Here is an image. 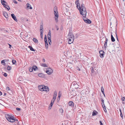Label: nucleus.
I'll return each instance as SVG.
<instances>
[{"label":"nucleus","instance_id":"nucleus-1","mask_svg":"<svg viewBox=\"0 0 125 125\" xmlns=\"http://www.w3.org/2000/svg\"><path fill=\"white\" fill-rule=\"evenodd\" d=\"M79 2V0H76L75 2V3L77 5L76 7H77L79 11L80 14L83 16V20L85 22L87 23H91V21L89 19L86 18L87 12L84 5L83 4H82L81 5H80V4Z\"/></svg>","mask_w":125,"mask_h":125},{"label":"nucleus","instance_id":"nucleus-2","mask_svg":"<svg viewBox=\"0 0 125 125\" xmlns=\"http://www.w3.org/2000/svg\"><path fill=\"white\" fill-rule=\"evenodd\" d=\"M68 43L70 44L72 43L74 39L73 34L71 32H69L68 35Z\"/></svg>","mask_w":125,"mask_h":125},{"label":"nucleus","instance_id":"nucleus-3","mask_svg":"<svg viewBox=\"0 0 125 125\" xmlns=\"http://www.w3.org/2000/svg\"><path fill=\"white\" fill-rule=\"evenodd\" d=\"M5 116L6 119L9 121L11 122H14L15 121V120L13 116L8 114H6Z\"/></svg>","mask_w":125,"mask_h":125},{"label":"nucleus","instance_id":"nucleus-4","mask_svg":"<svg viewBox=\"0 0 125 125\" xmlns=\"http://www.w3.org/2000/svg\"><path fill=\"white\" fill-rule=\"evenodd\" d=\"M38 89L41 91H46L48 92L49 91V89L47 86L44 85H40L38 86Z\"/></svg>","mask_w":125,"mask_h":125},{"label":"nucleus","instance_id":"nucleus-5","mask_svg":"<svg viewBox=\"0 0 125 125\" xmlns=\"http://www.w3.org/2000/svg\"><path fill=\"white\" fill-rule=\"evenodd\" d=\"M53 70L50 68H48L47 69L46 72L49 75L51 74L53 72Z\"/></svg>","mask_w":125,"mask_h":125},{"label":"nucleus","instance_id":"nucleus-6","mask_svg":"<svg viewBox=\"0 0 125 125\" xmlns=\"http://www.w3.org/2000/svg\"><path fill=\"white\" fill-rule=\"evenodd\" d=\"M11 16L12 18L15 21H17V19L16 17L13 14H11Z\"/></svg>","mask_w":125,"mask_h":125},{"label":"nucleus","instance_id":"nucleus-7","mask_svg":"<svg viewBox=\"0 0 125 125\" xmlns=\"http://www.w3.org/2000/svg\"><path fill=\"white\" fill-rule=\"evenodd\" d=\"M68 105L71 107L74 106V104L73 102L72 101H69L68 103Z\"/></svg>","mask_w":125,"mask_h":125},{"label":"nucleus","instance_id":"nucleus-8","mask_svg":"<svg viewBox=\"0 0 125 125\" xmlns=\"http://www.w3.org/2000/svg\"><path fill=\"white\" fill-rule=\"evenodd\" d=\"M51 31L50 30H49V32H48V33L47 35V38L48 39V40L51 39Z\"/></svg>","mask_w":125,"mask_h":125},{"label":"nucleus","instance_id":"nucleus-9","mask_svg":"<svg viewBox=\"0 0 125 125\" xmlns=\"http://www.w3.org/2000/svg\"><path fill=\"white\" fill-rule=\"evenodd\" d=\"M3 15L6 18H8V16L7 13L5 12L4 11L3 13Z\"/></svg>","mask_w":125,"mask_h":125},{"label":"nucleus","instance_id":"nucleus-10","mask_svg":"<svg viewBox=\"0 0 125 125\" xmlns=\"http://www.w3.org/2000/svg\"><path fill=\"white\" fill-rule=\"evenodd\" d=\"M98 113L95 110H94L93 112L92 115L93 116H95L98 114Z\"/></svg>","mask_w":125,"mask_h":125},{"label":"nucleus","instance_id":"nucleus-11","mask_svg":"<svg viewBox=\"0 0 125 125\" xmlns=\"http://www.w3.org/2000/svg\"><path fill=\"white\" fill-rule=\"evenodd\" d=\"M107 41H108L107 39V38H106L105 39V42L104 44V48H105V49H106V45H107Z\"/></svg>","mask_w":125,"mask_h":125},{"label":"nucleus","instance_id":"nucleus-12","mask_svg":"<svg viewBox=\"0 0 125 125\" xmlns=\"http://www.w3.org/2000/svg\"><path fill=\"white\" fill-rule=\"evenodd\" d=\"M54 14L55 16L57 17L56 18V17L55 18V19L56 20L57 19V18L58 16V12H57L54 13Z\"/></svg>","mask_w":125,"mask_h":125},{"label":"nucleus","instance_id":"nucleus-13","mask_svg":"<svg viewBox=\"0 0 125 125\" xmlns=\"http://www.w3.org/2000/svg\"><path fill=\"white\" fill-rule=\"evenodd\" d=\"M33 41L35 43H38V40L35 38H34L33 39Z\"/></svg>","mask_w":125,"mask_h":125},{"label":"nucleus","instance_id":"nucleus-14","mask_svg":"<svg viewBox=\"0 0 125 125\" xmlns=\"http://www.w3.org/2000/svg\"><path fill=\"white\" fill-rule=\"evenodd\" d=\"M111 40L112 41V42H114L115 41V39L114 37H113L112 35V33H111Z\"/></svg>","mask_w":125,"mask_h":125},{"label":"nucleus","instance_id":"nucleus-15","mask_svg":"<svg viewBox=\"0 0 125 125\" xmlns=\"http://www.w3.org/2000/svg\"><path fill=\"white\" fill-rule=\"evenodd\" d=\"M26 5L27 6V8H28L29 9H32V8L31 7V6L29 7V6H30V5L29 3H27L26 4Z\"/></svg>","mask_w":125,"mask_h":125},{"label":"nucleus","instance_id":"nucleus-16","mask_svg":"<svg viewBox=\"0 0 125 125\" xmlns=\"http://www.w3.org/2000/svg\"><path fill=\"white\" fill-rule=\"evenodd\" d=\"M1 2L2 5H3V3L6 5L7 4V3L4 0H1Z\"/></svg>","mask_w":125,"mask_h":125},{"label":"nucleus","instance_id":"nucleus-17","mask_svg":"<svg viewBox=\"0 0 125 125\" xmlns=\"http://www.w3.org/2000/svg\"><path fill=\"white\" fill-rule=\"evenodd\" d=\"M99 53L100 55H104V52L102 50H101L99 51Z\"/></svg>","mask_w":125,"mask_h":125},{"label":"nucleus","instance_id":"nucleus-18","mask_svg":"<svg viewBox=\"0 0 125 125\" xmlns=\"http://www.w3.org/2000/svg\"><path fill=\"white\" fill-rule=\"evenodd\" d=\"M6 61V60H4L1 61V63L2 64H3V65H5V62Z\"/></svg>","mask_w":125,"mask_h":125},{"label":"nucleus","instance_id":"nucleus-19","mask_svg":"<svg viewBox=\"0 0 125 125\" xmlns=\"http://www.w3.org/2000/svg\"><path fill=\"white\" fill-rule=\"evenodd\" d=\"M72 85H73L74 86L75 85H78V84L75 82H73L72 83Z\"/></svg>","mask_w":125,"mask_h":125},{"label":"nucleus","instance_id":"nucleus-20","mask_svg":"<svg viewBox=\"0 0 125 125\" xmlns=\"http://www.w3.org/2000/svg\"><path fill=\"white\" fill-rule=\"evenodd\" d=\"M54 13L57 12H58L57 10V9L56 7H54Z\"/></svg>","mask_w":125,"mask_h":125},{"label":"nucleus","instance_id":"nucleus-21","mask_svg":"<svg viewBox=\"0 0 125 125\" xmlns=\"http://www.w3.org/2000/svg\"><path fill=\"white\" fill-rule=\"evenodd\" d=\"M28 47L30 49V50L32 51H35V50L32 47L30 46H28Z\"/></svg>","mask_w":125,"mask_h":125},{"label":"nucleus","instance_id":"nucleus-22","mask_svg":"<svg viewBox=\"0 0 125 125\" xmlns=\"http://www.w3.org/2000/svg\"><path fill=\"white\" fill-rule=\"evenodd\" d=\"M101 99V101L102 102V106H103L104 105H105L104 104V100L102 98Z\"/></svg>","mask_w":125,"mask_h":125},{"label":"nucleus","instance_id":"nucleus-23","mask_svg":"<svg viewBox=\"0 0 125 125\" xmlns=\"http://www.w3.org/2000/svg\"><path fill=\"white\" fill-rule=\"evenodd\" d=\"M38 76L40 77H42L43 76V75L42 73H39L38 74Z\"/></svg>","mask_w":125,"mask_h":125},{"label":"nucleus","instance_id":"nucleus-24","mask_svg":"<svg viewBox=\"0 0 125 125\" xmlns=\"http://www.w3.org/2000/svg\"><path fill=\"white\" fill-rule=\"evenodd\" d=\"M102 107H103V109H104V111L105 112V113H106L107 111H106V108H105V105H104L103 106H102Z\"/></svg>","mask_w":125,"mask_h":125},{"label":"nucleus","instance_id":"nucleus-25","mask_svg":"<svg viewBox=\"0 0 125 125\" xmlns=\"http://www.w3.org/2000/svg\"><path fill=\"white\" fill-rule=\"evenodd\" d=\"M33 70V69L32 67H30L29 68V71L30 72H32Z\"/></svg>","mask_w":125,"mask_h":125},{"label":"nucleus","instance_id":"nucleus-26","mask_svg":"<svg viewBox=\"0 0 125 125\" xmlns=\"http://www.w3.org/2000/svg\"><path fill=\"white\" fill-rule=\"evenodd\" d=\"M101 91L102 93H103V94H104V88L103 87H101Z\"/></svg>","mask_w":125,"mask_h":125},{"label":"nucleus","instance_id":"nucleus-27","mask_svg":"<svg viewBox=\"0 0 125 125\" xmlns=\"http://www.w3.org/2000/svg\"><path fill=\"white\" fill-rule=\"evenodd\" d=\"M32 68L33 69L34 71H35L36 69L37 68V67L35 66H33L32 67Z\"/></svg>","mask_w":125,"mask_h":125},{"label":"nucleus","instance_id":"nucleus-28","mask_svg":"<svg viewBox=\"0 0 125 125\" xmlns=\"http://www.w3.org/2000/svg\"><path fill=\"white\" fill-rule=\"evenodd\" d=\"M53 96H55V97H56L57 96V92L56 91H54V94H53Z\"/></svg>","mask_w":125,"mask_h":125},{"label":"nucleus","instance_id":"nucleus-29","mask_svg":"<svg viewBox=\"0 0 125 125\" xmlns=\"http://www.w3.org/2000/svg\"><path fill=\"white\" fill-rule=\"evenodd\" d=\"M7 69L9 70H11V67L10 66H9L7 67Z\"/></svg>","mask_w":125,"mask_h":125},{"label":"nucleus","instance_id":"nucleus-30","mask_svg":"<svg viewBox=\"0 0 125 125\" xmlns=\"http://www.w3.org/2000/svg\"><path fill=\"white\" fill-rule=\"evenodd\" d=\"M12 62L13 64H15L16 63V61L15 60H13L12 61Z\"/></svg>","mask_w":125,"mask_h":125},{"label":"nucleus","instance_id":"nucleus-31","mask_svg":"<svg viewBox=\"0 0 125 125\" xmlns=\"http://www.w3.org/2000/svg\"><path fill=\"white\" fill-rule=\"evenodd\" d=\"M91 68V73H94V72H95V71H94V69L93 67H92V68Z\"/></svg>","mask_w":125,"mask_h":125},{"label":"nucleus","instance_id":"nucleus-32","mask_svg":"<svg viewBox=\"0 0 125 125\" xmlns=\"http://www.w3.org/2000/svg\"><path fill=\"white\" fill-rule=\"evenodd\" d=\"M75 69L78 71H80V69L78 67H76L75 68Z\"/></svg>","mask_w":125,"mask_h":125},{"label":"nucleus","instance_id":"nucleus-33","mask_svg":"<svg viewBox=\"0 0 125 125\" xmlns=\"http://www.w3.org/2000/svg\"><path fill=\"white\" fill-rule=\"evenodd\" d=\"M46 64H41V66L44 67H48V66L46 65Z\"/></svg>","mask_w":125,"mask_h":125},{"label":"nucleus","instance_id":"nucleus-34","mask_svg":"<svg viewBox=\"0 0 125 125\" xmlns=\"http://www.w3.org/2000/svg\"><path fill=\"white\" fill-rule=\"evenodd\" d=\"M48 40L49 44H50V45H51V39Z\"/></svg>","mask_w":125,"mask_h":125},{"label":"nucleus","instance_id":"nucleus-35","mask_svg":"<svg viewBox=\"0 0 125 125\" xmlns=\"http://www.w3.org/2000/svg\"><path fill=\"white\" fill-rule=\"evenodd\" d=\"M6 90L7 91H9L10 90V88L9 87H7L6 88Z\"/></svg>","mask_w":125,"mask_h":125},{"label":"nucleus","instance_id":"nucleus-36","mask_svg":"<svg viewBox=\"0 0 125 125\" xmlns=\"http://www.w3.org/2000/svg\"><path fill=\"white\" fill-rule=\"evenodd\" d=\"M43 33L42 31H41V33H40L41 37L42 38Z\"/></svg>","mask_w":125,"mask_h":125},{"label":"nucleus","instance_id":"nucleus-37","mask_svg":"<svg viewBox=\"0 0 125 125\" xmlns=\"http://www.w3.org/2000/svg\"><path fill=\"white\" fill-rule=\"evenodd\" d=\"M52 105H50V106H49V108H48V110H50L51 109V108L52 107Z\"/></svg>","mask_w":125,"mask_h":125},{"label":"nucleus","instance_id":"nucleus-38","mask_svg":"<svg viewBox=\"0 0 125 125\" xmlns=\"http://www.w3.org/2000/svg\"><path fill=\"white\" fill-rule=\"evenodd\" d=\"M45 47L46 48H48V43H45Z\"/></svg>","mask_w":125,"mask_h":125},{"label":"nucleus","instance_id":"nucleus-39","mask_svg":"<svg viewBox=\"0 0 125 125\" xmlns=\"http://www.w3.org/2000/svg\"><path fill=\"white\" fill-rule=\"evenodd\" d=\"M9 11V10L10 9V8L9 6L8 5H7V8H6Z\"/></svg>","mask_w":125,"mask_h":125},{"label":"nucleus","instance_id":"nucleus-40","mask_svg":"<svg viewBox=\"0 0 125 125\" xmlns=\"http://www.w3.org/2000/svg\"><path fill=\"white\" fill-rule=\"evenodd\" d=\"M125 97H123L121 98V100L123 101H124L125 100Z\"/></svg>","mask_w":125,"mask_h":125},{"label":"nucleus","instance_id":"nucleus-41","mask_svg":"<svg viewBox=\"0 0 125 125\" xmlns=\"http://www.w3.org/2000/svg\"><path fill=\"white\" fill-rule=\"evenodd\" d=\"M13 2L14 3L16 4H17L18 3L15 0H13Z\"/></svg>","mask_w":125,"mask_h":125},{"label":"nucleus","instance_id":"nucleus-42","mask_svg":"<svg viewBox=\"0 0 125 125\" xmlns=\"http://www.w3.org/2000/svg\"><path fill=\"white\" fill-rule=\"evenodd\" d=\"M3 5H2L3 6H4L6 8H7V4H4V3H3Z\"/></svg>","mask_w":125,"mask_h":125},{"label":"nucleus","instance_id":"nucleus-43","mask_svg":"<svg viewBox=\"0 0 125 125\" xmlns=\"http://www.w3.org/2000/svg\"><path fill=\"white\" fill-rule=\"evenodd\" d=\"M44 41L45 42V43H48L47 39H44Z\"/></svg>","mask_w":125,"mask_h":125},{"label":"nucleus","instance_id":"nucleus-44","mask_svg":"<svg viewBox=\"0 0 125 125\" xmlns=\"http://www.w3.org/2000/svg\"><path fill=\"white\" fill-rule=\"evenodd\" d=\"M3 75L5 77H6L7 75V74L6 73H4L3 74Z\"/></svg>","mask_w":125,"mask_h":125},{"label":"nucleus","instance_id":"nucleus-45","mask_svg":"<svg viewBox=\"0 0 125 125\" xmlns=\"http://www.w3.org/2000/svg\"><path fill=\"white\" fill-rule=\"evenodd\" d=\"M40 33H41V31H42L43 33V29L40 28Z\"/></svg>","mask_w":125,"mask_h":125},{"label":"nucleus","instance_id":"nucleus-46","mask_svg":"<svg viewBox=\"0 0 125 125\" xmlns=\"http://www.w3.org/2000/svg\"><path fill=\"white\" fill-rule=\"evenodd\" d=\"M16 109L17 110L19 111L21 110V109L18 107L16 108Z\"/></svg>","mask_w":125,"mask_h":125},{"label":"nucleus","instance_id":"nucleus-47","mask_svg":"<svg viewBox=\"0 0 125 125\" xmlns=\"http://www.w3.org/2000/svg\"><path fill=\"white\" fill-rule=\"evenodd\" d=\"M40 28L43 29V25H40Z\"/></svg>","mask_w":125,"mask_h":125},{"label":"nucleus","instance_id":"nucleus-48","mask_svg":"<svg viewBox=\"0 0 125 125\" xmlns=\"http://www.w3.org/2000/svg\"><path fill=\"white\" fill-rule=\"evenodd\" d=\"M99 122L100 123V125H103V124L102 123L101 121H99Z\"/></svg>","mask_w":125,"mask_h":125},{"label":"nucleus","instance_id":"nucleus-49","mask_svg":"<svg viewBox=\"0 0 125 125\" xmlns=\"http://www.w3.org/2000/svg\"><path fill=\"white\" fill-rule=\"evenodd\" d=\"M56 97H55V96H53L52 99H54V100L56 99Z\"/></svg>","mask_w":125,"mask_h":125},{"label":"nucleus","instance_id":"nucleus-50","mask_svg":"<svg viewBox=\"0 0 125 125\" xmlns=\"http://www.w3.org/2000/svg\"><path fill=\"white\" fill-rule=\"evenodd\" d=\"M53 103H54L53 102H52L51 101V104L50 105H52H52H53Z\"/></svg>","mask_w":125,"mask_h":125},{"label":"nucleus","instance_id":"nucleus-51","mask_svg":"<svg viewBox=\"0 0 125 125\" xmlns=\"http://www.w3.org/2000/svg\"><path fill=\"white\" fill-rule=\"evenodd\" d=\"M120 116H121L122 117V118L123 117V115L122 114V112H121V113H120Z\"/></svg>","mask_w":125,"mask_h":125},{"label":"nucleus","instance_id":"nucleus-52","mask_svg":"<svg viewBox=\"0 0 125 125\" xmlns=\"http://www.w3.org/2000/svg\"><path fill=\"white\" fill-rule=\"evenodd\" d=\"M100 57L101 58H103L104 57V55H100Z\"/></svg>","mask_w":125,"mask_h":125},{"label":"nucleus","instance_id":"nucleus-53","mask_svg":"<svg viewBox=\"0 0 125 125\" xmlns=\"http://www.w3.org/2000/svg\"><path fill=\"white\" fill-rule=\"evenodd\" d=\"M115 34H116V37L117 39V41L118 42L119 41L118 39V38L117 35V34H116V32H115Z\"/></svg>","mask_w":125,"mask_h":125},{"label":"nucleus","instance_id":"nucleus-54","mask_svg":"<svg viewBox=\"0 0 125 125\" xmlns=\"http://www.w3.org/2000/svg\"><path fill=\"white\" fill-rule=\"evenodd\" d=\"M78 85H75L74 86V87L75 88H77L78 87Z\"/></svg>","mask_w":125,"mask_h":125},{"label":"nucleus","instance_id":"nucleus-55","mask_svg":"<svg viewBox=\"0 0 125 125\" xmlns=\"http://www.w3.org/2000/svg\"><path fill=\"white\" fill-rule=\"evenodd\" d=\"M56 29H57V31L59 29V28H58V27L57 26H56Z\"/></svg>","mask_w":125,"mask_h":125},{"label":"nucleus","instance_id":"nucleus-56","mask_svg":"<svg viewBox=\"0 0 125 125\" xmlns=\"http://www.w3.org/2000/svg\"><path fill=\"white\" fill-rule=\"evenodd\" d=\"M9 44V48H11V47H12V46L10 45V44Z\"/></svg>","mask_w":125,"mask_h":125},{"label":"nucleus","instance_id":"nucleus-57","mask_svg":"<svg viewBox=\"0 0 125 125\" xmlns=\"http://www.w3.org/2000/svg\"><path fill=\"white\" fill-rule=\"evenodd\" d=\"M42 61L43 62H44L45 61V59H43V58L42 59Z\"/></svg>","mask_w":125,"mask_h":125},{"label":"nucleus","instance_id":"nucleus-58","mask_svg":"<svg viewBox=\"0 0 125 125\" xmlns=\"http://www.w3.org/2000/svg\"><path fill=\"white\" fill-rule=\"evenodd\" d=\"M47 38H46V35H45V36L44 38V39H47Z\"/></svg>","mask_w":125,"mask_h":125},{"label":"nucleus","instance_id":"nucleus-59","mask_svg":"<svg viewBox=\"0 0 125 125\" xmlns=\"http://www.w3.org/2000/svg\"><path fill=\"white\" fill-rule=\"evenodd\" d=\"M54 100H55L52 99V101H51V102H54Z\"/></svg>","mask_w":125,"mask_h":125},{"label":"nucleus","instance_id":"nucleus-60","mask_svg":"<svg viewBox=\"0 0 125 125\" xmlns=\"http://www.w3.org/2000/svg\"><path fill=\"white\" fill-rule=\"evenodd\" d=\"M2 94V92L0 91V95H1Z\"/></svg>","mask_w":125,"mask_h":125},{"label":"nucleus","instance_id":"nucleus-61","mask_svg":"<svg viewBox=\"0 0 125 125\" xmlns=\"http://www.w3.org/2000/svg\"><path fill=\"white\" fill-rule=\"evenodd\" d=\"M60 29L61 30H62V27H61L60 28Z\"/></svg>","mask_w":125,"mask_h":125},{"label":"nucleus","instance_id":"nucleus-62","mask_svg":"<svg viewBox=\"0 0 125 125\" xmlns=\"http://www.w3.org/2000/svg\"><path fill=\"white\" fill-rule=\"evenodd\" d=\"M119 110H120V113H121V109H119Z\"/></svg>","mask_w":125,"mask_h":125},{"label":"nucleus","instance_id":"nucleus-63","mask_svg":"<svg viewBox=\"0 0 125 125\" xmlns=\"http://www.w3.org/2000/svg\"><path fill=\"white\" fill-rule=\"evenodd\" d=\"M103 94L104 95V96H105V95L104 93V94Z\"/></svg>","mask_w":125,"mask_h":125},{"label":"nucleus","instance_id":"nucleus-64","mask_svg":"<svg viewBox=\"0 0 125 125\" xmlns=\"http://www.w3.org/2000/svg\"><path fill=\"white\" fill-rule=\"evenodd\" d=\"M28 20H27V21H28Z\"/></svg>","mask_w":125,"mask_h":125}]
</instances>
